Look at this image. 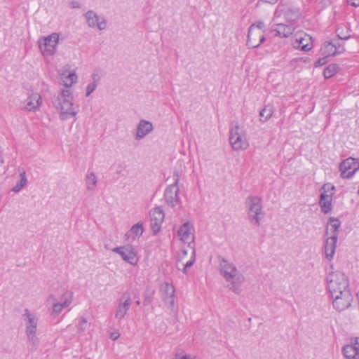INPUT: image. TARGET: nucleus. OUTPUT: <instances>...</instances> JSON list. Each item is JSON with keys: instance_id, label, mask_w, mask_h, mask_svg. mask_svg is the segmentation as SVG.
Listing matches in <instances>:
<instances>
[{"instance_id": "33", "label": "nucleus", "mask_w": 359, "mask_h": 359, "mask_svg": "<svg viewBox=\"0 0 359 359\" xmlns=\"http://www.w3.org/2000/svg\"><path fill=\"white\" fill-rule=\"evenodd\" d=\"M339 69V66L337 64H330L324 69L323 75L325 79H330L333 76Z\"/></svg>"}, {"instance_id": "2", "label": "nucleus", "mask_w": 359, "mask_h": 359, "mask_svg": "<svg viewBox=\"0 0 359 359\" xmlns=\"http://www.w3.org/2000/svg\"><path fill=\"white\" fill-rule=\"evenodd\" d=\"M218 259L219 272L228 283L227 287L234 293L239 294L242 291L241 286L245 281L244 276L233 263L220 256L218 257Z\"/></svg>"}, {"instance_id": "14", "label": "nucleus", "mask_w": 359, "mask_h": 359, "mask_svg": "<svg viewBox=\"0 0 359 359\" xmlns=\"http://www.w3.org/2000/svg\"><path fill=\"white\" fill-rule=\"evenodd\" d=\"M132 300L128 292H124L118 301V306L115 311V318L120 320L126 315Z\"/></svg>"}, {"instance_id": "24", "label": "nucleus", "mask_w": 359, "mask_h": 359, "mask_svg": "<svg viewBox=\"0 0 359 359\" xmlns=\"http://www.w3.org/2000/svg\"><path fill=\"white\" fill-rule=\"evenodd\" d=\"M338 234L334 233L328 237L324 245V252L327 260L330 261L333 259L335 253Z\"/></svg>"}, {"instance_id": "7", "label": "nucleus", "mask_w": 359, "mask_h": 359, "mask_svg": "<svg viewBox=\"0 0 359 359\" xmlns=\"http://www.w3.org/2000/svg\"><path fill=\"white\" fill-rule=\"evenodd\" d=\"M330 294L332 298L333 307L337 311H343L351 306L353 297L350 290Z\"/></svg>"}, {"instance_id": "21", "label": "nucleus", "mask_w": 359, "mask_h": 359, "mask_svg": "<svg viewBox=\"0 0 359 359\" xmlns=\"http://www.w3.org/2000/svg\"><path fill=\"white\" fill-rule=\"evenodd\" d=\"M22 318L25 322V333L37 332L39 318L34 313L25 309Z\"/></svg>"}, {"instance_id": "42", "label": "nucleus", "mask_w": 359, "mask_h": 359, "mask_svg": "<svg viewBox=\"0 0 359 359\" xmlns=\"http://www.w3.org/2000/svg\"><path fill=\"white\" fill-rule=\"evenodd\" d=\"M347 3L353 7L359 6V0H347Z\"/></svg>"}, {"instance_id": "1", "label": "nucleus", "mask_w": 359, "mask_h": 359, "mask_svg": "<svg viewBox=\"0 0 359 359\" xmlns=\"http://www.w3.org/2000/svg\"><path fill=\"white\" fill-rule=\"evenodd\" d=\"M60 81L66 88L61 89L52 98V104L59 113L60 120L65 121L69 117L75 116L79 111L78 107L74 104V96L71 87L77 81V75L75 72L62 71L60 74Z\"/></svg>"}, {"instance_id": "32", "label": "nucleus", "mask_w": 359, "mask_h": 359, "mask_svg": "<svg viewBox=\"0 0 359 359\" xmlns=\"http://www.w3.org/2000/svg\"><path fill=\"white\" fill-rule=\"evenodd\" d=\"M20 180L17 182L15 187L12 189V191L15 193L19 192L23 187H25L27 185V179L26 177V173L25 171L22 172L20 174Z\"/></svg>"}, {"instance_id": "22", "label": "nucleus", "mask_w": 359, "mask_h": 359, "mask_svg": "<svg viewBox=\"0 0 359 359\" xmlns=\"http://www.w3.org/2000/svg\"><path fill=\"white\" fill-rule=\"evenodd\" d=\"M294 29L293 27L285 25L283 23H276L273 24L271 29V33L273 34L274 36L287 38L292 34Z\"/></svg>"}, {"instance_id": "11", "label": "nucleus", "mask_w": 359, "mask_h": 359, "mask_svg": "<svg viewBox=\"0 0 359 359\" xmlns=\"http://www.w3.org/2000/svg\"><path fill=\"white\" fill-rule=\"evenodd\" d=\"M190 250V257L188 260H187L184 263L186 257L188 255L189 250L187 249H182L178 255L177 262L176 264V266L178 270H181L183 273H187V269L190 268L193 266L196 260V251L195 249L192 247H189Z\"/></svg>"}, {"instance_id": "35", "label": "nucleus", "mask_w": 359, "mask_h": 359, "mask_svg": "<svg viewBox=\"0 0 359 359\" xmlns=\"http://www.w3.org/2000/svg\"><path fill=\"white\" fill-rule=\"evenodd\" d=\"M88 327V320L86 318L81 316L77 319L76 327L79 332H84Z\"/></svg>"}, {"instance_id": "19", "label": "nucleus", "mask_w": 359, "mask_h": 359, "mask_svg": "<svg viewBox=\"0 0 359 359\" xmlns=\"http://www.w3.org/2000/svg\"><path fill=\"white\" fill-rule=\"evenodd\" d=\"M42 104V98L38 93H32L24 101L23 109L28 111H35Z\"/></svg>"}, {"instance_id": "17", "label": "nucleus", "mask_w": 359, "mask_h": 359, "mask_svg": "<svg viewBox=\"0 0 359 359\" xmlns=\"http://www.w3.org/2000/svg\"><path fill=\"white\" fill-rule=\"evenodd\" d=\"M151 226L154 234L161 229V224L164 219V213L159 207L154 208L150 212Z\"/></svg>"}, {"instance_id": "27", "label": "nucleus", "mask_w": 359, "mask_h": 359, "mask_svg": "<svg viewBox=\"0 0 359 359\" xmlns=\"http://www.w3.org/2000/svg\"><path fill=\"white\" fill-rule=\"evenodd\" d=\"M161 291L163 294L164 301L170 305L171 308L175 306V290L172 285L168 283H164L161 286Z\"/></svg>"}, {"instance_id": "15", "label": "nucleus", "mask_w": 359, "mask_h": 359, "mask_svg": "<svg viewBox=\"0 0 359 359\" xmlns=\"http://www.w3.org/2000/svg\"><path fill=\"white\" fill-rule=\"evenodd\" d=\"M264 32H260L258 29L249 27L246 45L249 48H255L265 41Z\"/></svg>"}, {"instance_id": "18", "label": "nucleus", "mask_w": 359, "mask_h": 359, "mask_svg": "<svg viewBox=\"0 0 359 359\" xmlns=\"http://www.w3.org/2000/svg\"><path fill=\"white\" fill-rule=\"evenodd\" d=\"M73 299V292L69 290H65L60 297V302H53V312L59 314L64 308L68 307Z\"/></svg>"}, {"instance_id": "30", "label": "nucleus", "mask_w": 359, "mask_h": 359, "mask_svg": "<svg viewBox=\"0 0 359 359\" xmlns=\"http://www.w3.org/2000/svg\"><path fill=\"white\" fill-rule=\"evenodd\" d=\"M274 112V109L272 105H266L259 112V120L262 122L267 121L272 116Z\"/></svg>"}, {"instance_id": "43", "label": "nucleus", "mask_w": 359, "mask_h": 359, "mask_svg": "<svg viewBox=\"0 0 359 359\" xmlns=\"http://www.w3.org/2000/svg\"><path fill=\"white\" fill-rule=\"evenodd\" d=\"M118 337V334H112L111 335V338L114 340H116Z\"/></svg>"}, {"instance_id": "44", "label": "nucleus", "mask_w": 359, "mask_h": 359, "mask_svg": "<svg viewBox=\"0 0 359 359\" xmlns=\"http://www.w3.org/2000/svg\"><path fill=\"white\" fill-rule=\"evenodd\" d=\"M265 1L270 4H274L277 1V0H265Z\"/></svg>"}, {"instance_id": "26", "label": "nucleus", "mask_w": 359, "mask_h": 359, "mask_svg": "<svg viewBox=\"0 0 359 359\" xmlns=\"http://www.w3.org/2000/svg\"><path fill=\"white\" fill-rule=\"evenodd\" d=\"M294 47L304 51L310 50L312 48L311 37L306 34H300L296 36Z\"/></svg>"}, {"instance_id": "4", "label": "nucleus", "mask_w": 359, "mask_h": 359, "mask_svg": "<svg viewBox=\"0 0 359 359\" xmlns=\"http://www.w3.org/2000/svg\"><path fill=\"white\" fill-rule=\"evenodd\" d=\"M327 287L330 293L350 290L347 276L341 271H330L326 277Z\"/></svg>"}, {"instance_id": "41", "label": "nucleus", "mask_w": 359, "mask_h": 359, "mask_svg": "<svg viewBox=\"0 0 359 359\" xmlns=\"http://www.w3.org/2000/svg\"><path fill=\"white\" fill-rule=\"evenodd\" d=\"M69 6L72 8H81V4L77 1H72L69 3Z\"/></svg>"}, {"instance_id": "13", "label": "nucleus", "mask_w": 359, "mask_h": 359, "mask_svg": "<svg viewBox=\"0 0 359 359\" xmlns=\"http://www.w3.org/2000/svg\"><path fill=\"white\" fill-rule=\"evenodd\" d=\"M112 251L118 253L125 262L131 265L135 266L138 262L137 252L132 245H126L114 248Z\"/></svg>"}, {"instance_id": "28", "label": "nucleus", "mask_w": 359, "mask_h": 359, "mask_svg": "<svg viewBox=\"0 0 359 359\" xmlns=\"http://www.w3.org/2000/svg\"><path fill=\"white\" fill-rule=\"evenodd\" d=\"M344 51V48L340 46H337V44L332 42H327L324 44L323 52L327 55H336L337 54L341 53Z\"/></svg>"}, {"instance_id": "47", "label": "nucleus", "mask_w": 359, "mask_h": 359, "mask_svg": "<svg viewBox=\"0 0 359 359\" xmlns=\"http://www.w3.org/2000/svg\"><path fill=\"white\" fill-rule=\"evenodd\" d=\"M358 194H359V190L358 191Z\"/></svg>"}, {"instance_id": "20", "label": "nucleus", "mask_w": 359, "mask_h": 359, "mask_svg": "<svg viewBox=\"0 0 359 359\" xmlns=\"http://www.w3.org/2000/svg\"><path fill=\"white\" fill-rule=\"evenodd\" d=\"M86 22L90 27H97L100 30L106 29L107 22L102 18H100L94 11H88L85 13Z\"/></svg>"}, {"instance_id": "31", "label": "nucleus", "mask_w": 359, "mask_h": 359, "mask_svg": "<svg viewBox=\"0 0 359 359\" xmlns=\"http://www.w3.org/2000/svg\"><path fill=\"white\" fill-rule=\"evenodd\" d=\"M86 182L88 190H93L95 188L97 180L94 172H90L86 175Z\"/></svg>"}, {"instance_id": "8", "label": "nucleus", "mask_w": 359, "mask_h": 359, "mask_svg": "<svg viewBox=\"0 0 359 359\" xmlns=\"http://www.w3.org/2000/svg\"><path fill=\"white\" fill-rule=\"evenodd\" d=\"M59 41V34L52 33L48 36L41 38L39 41V49L44 56H50L55 53Z\"/></svg>"}, {"instance_id": "16", "label": "nucleus", "mask_w": 359, "mask_h": 359, "mask_svg": "<svg viewBox=\"0 0 359 359\" xmlns=\"http://www.w3.org/2000/svg\"><path fill=\"white\" fill-rule=\"evenodd\" d=\"M346 359H359V337L351 339L348 344L342 348Z\"/></svg>"}, {"instance_id": "38", "label": "nucleus", "mask_w": 359, "mask_h": 359, "mask_svg": "<svg viewBox=\"0 0 359 359\" xmlns=\"http://www.w3.org/2000/svg\"><path fill=\"white\" fill-rule=\"evenodd\" d=\"M172 359H196V357L189 354L177 353Z\"/></svg>"}, {"instance_id": "10", "label": "nucleus", "mask_w": 359, "mask_h": 359, "mask_svg": "<svg viewBox=\"0 0 359 359\" xmlns=\"http://www.w3.org/2000/svg\"><path fill=\"white\" fill-rule=\"evenodd\" d=\"M275 18L283 16L284 19L290 22H297L301 16L300 11L298 8L287 6L280 5L278 6L274 13Z\"/></svg>"}, {"instance_id": "3", "label": "nucleus", "mask_w": 359, "mask_h": 359, "mask_svg": "<svg viewBox=\"0 0 359 359\" xmlns=\"http://www.w3.org/2000/svg\"><path fill=\"white\" fill-rule=\"evenodd\" d=\"M248 218L250 223L254 226H259L261 220L264 217L262 198L255 196H250L246 198Z\"/></svg>"}, {"instance_id": "36", "label": "nucleus", "mask_w": 359, "mask_h": 359, "mask_svg": "<svg viewBox=\"0 0 359 359\" xmlns=\"http://www.w3.org/2000/svg\"><path fill=\"white\" fill-rule=\"evenodd\" d=\"M341 222L338 219H335L333 217H331L329 220L328 225L333 229L332 234L337 233L338 234V229L340 226Z\"/></svg>"}, {"instance_id": "12", "label": "nucleus", "mask_w": 359, "mask_h": 359, "mask_svg": "<svg viewBox=\"0 0 359 359\" xmlns=\"http://www.w3.org/2000/svg\"><path fill=\"white\" fill-rule=\"evenodd\" d=\"M359 170V159L347 158L339 164L340 175L344 179L351 178Z\"/></svg>"}, {"instance_id": "45", "label": "nucleus", "mask_w": 359, "mask_h": 359, "mask_svg": "<svg viewBox=\"0 0 359 359\" xmlns=\"http://www.w3.org/2000/svg\"><path fill=\"white\" fill-rule=\"evenodd\" d=\"M0 162H1V163H4V159H3V158H1V159H0Z\"/></svg>"}, {"instance_id": "37", "label": "nucleus", "mask_w": 359, "mask_h": 359, "mask_svg": "<svg viewBox=\"0 0 359 359\" xmlns=\"http://www.w3.org/2000/svg\"><path fill=\"white\" fill-rule=\"evenodd\" d=\"M95 76L96 75H93V81L89 83L86 87V95L87 97L89 96L97 88V79H95Z\"/></svg>"}, {"instance_id": "5", "label": "nucleus", "mask_w": 359, "mask_h": 359, "mask_svg": "<svg viewBox=\"0 0 359 359\" xmlns=\"http://www.w3.org/2000/svg\"><path fill=\"white\" fill-rule=\"evenodd\" d=\"M174 180L173 184L169 185L164 192L166 204L171 208L181 203V199L179 196L180 189L178 187L180 175L177 172H174Z\"/></svg>"}, {"instance_id": "25", "label": "nucleus", "mask_w": 359, "mask_h": 359, "mask_svg": "<svg viewBox=\"0 0 359 359\" xmlns=\"http://www.w3.org/2000/svg\"><path fill=\"white\" fill-rule=\"evenodd\" d=\"M178 236L180 240L184 243H189L188 247H190L191 241H193V226L189 222L184 223L177 231Z\"/></svg>"}, {"instance_id": "23", "label": "nucleus", "mask_w": 359, "mask_h": 359, "mask_svg": "<svg viewBox=\"0 0 359 359\" xmlns=\"http://www.w3.org/2000/svg\"><path fill=\"white\" fill-rule=\"evenodd\" d=\"M153 129L154 126L151 122L146 120L140 121L137 126L135 139L136 140H142L149 134Z\"/></svg>"}, {"instance_id": "40", "label": "nucleus", "mask_w": 359, "mask_h": 359, "mask_svg": "<svg viewBox=\"0 0 359 359\" xmlns=\"http://www.w3.org/2000/svg\"><path fill=\"white\" fill-rule=\"evenodd\" d=\"M327 57H326L319 58L316 62L315 67H321V66L325 65L327 63Z\"/></svg>"}, {"instance_id": "9", "label": "nucleus", "mask_w": 359, "mask_h": 359, "mask_svg": "<svg viewBox=\"0 0 359 359\" xmlns=\"http://www.w3.org/2000/svg\"><path fill=\"white\" fill-rule=\"evenodd\" d=\"M335 187L330 183L325 184L320 189L319 205L323 213H329L332 208V201Z\"/></svg>"}, {"instance_id": "34", "label": "nucleus", "mask_w": 359, "mask_h": 359, "mask_svg": "<svg viewBox=\"0 0 359 359\" xmlns=\"http://www.w3.org/2000/svg\"><path fill=\"white\" fill-rule=\"evenodd\" d=\"M144 231V228L142 223L138 222L136 224L133 225L129 233L133 235V239L140 237L142 235Z\"/></svg>"}, {"instance_id": "6", "label": "nucleus", "mask_w": 359, "mask_h": 359, "mask_svg": "<svg viewBox=\"0 0 359 359\" xmlns=\"http://www.w3.org/2000/svg\"><path fill=\"white\" fill-rule=\"evenodd\" d=\"M229 143L235 151L245 150L249 146L244 131L238 126H236L231 129Z\"/></svg>"}, {"instance_id": "29", "label": "nucleus", "mask_w": 359, "mask_h": 359, "mask_svg": "<svg viewBox=\"0 0 359 359\" xmlns=\"http://www.w3.org/2000/svg\"><path fill=\"white\" fill-rule=\"evenodd\" d=\"M37 332H27L25 333L29 346L32 351H35L40 344V340L36 334Z\"/></svg>"}, {"instance_id": "39", "label": "nucleus", "mask_w": 359, "mask_h": 359, "mask_svg": "<svg viewBox=\"0 0 359 359\" xmlns=\"http://www.w3.org/2000/svg\"><path fill=\"white\" fill-rule=\"evenodd\" d=\"M255 27V28L258 29L260 32H264L263 29L264 27V24L262 21L257 22L250 26V27Z\"/></svg>"}, {"instance_id": "46", "label": "nucleus", "mask_w": 359, "mask_h": 359, "mask_svg": "<svg viewBox=\"0 0 359 359\" xmlns=\"http://www.w3.org/2000/svg\"><path fill=\"white\" fill-rule=\"evenodd\" d=\"M330 268H331V269H333V266H332V265H331V266H330Z\"/></svg>"}]
</instances>
